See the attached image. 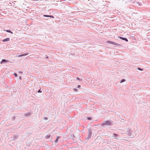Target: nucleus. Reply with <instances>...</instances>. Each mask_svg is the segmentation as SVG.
Masks as SVG:
<instances>
[{"label":"nucleus","mask_w":150,"mask_h":150,"mask_svg":"<svg viewBox=\"0 0 150 150\" xmlns=\"http://www.w3.org/2000/svg\"><path fill=\"white\" fill-rule=\"evenodd\" d=\"M6 31L7 32L10 33L11 34H13V32L10 30H6Z\"/></svg>","instance_id":"ddd939ff"},{"label":"nucleus","mask_w":150,"mask_h":150,"mask_svg":"<svg viewBox=\"0 0 150 150\" xmlns=\"http://www.w3.org/2000/svg\"><path fill=\"white\" fill-rule=\"evenodd\" d=\"M29 54L28 52H27L26 53H23V54H21V53L19 54V55H18V57H21L23 56H25L26 55H28Z\"/></svg>","instance_id":"39448f33"},{"label":"nucleus","mask_w":150,"mask_h":150,"mask_svg":"<svg viewBox=\"0 0 150 150\" xmlns=\"http://www.w3.org/2000/svg\"><path fill=\"white\" fill-rule=\"evenodd\" d=\"M10 40V38H7L6 39H5L2 40L3 42H5L8 41Z\"/></svg>","instance_id":"1a4fd4ad"},{"label":"nucleus","mask_w":150,"mask_h":150,"mask_svg":"<svg viewBox=\"0 0 150 150\" xmlns=\"http://www.w3.org/2000/svg\"><path fill=\"white\" fill-rule=\"evenodd\" d=\"M18 73L20 74H23V72L21 71H19Z\"/></svg>","instance_id":"a878e982"},{"label":"nucleus","mask_w":150,"mask_h":150,"mask_svg":"<svg viewBox=\"0 0 150 150\" xmlns=\"http://www.w3.org/2000/svg\"><path fill=\"white\" fill-rule=\"evenodd\" d=\"M126 81L125 80V79H121L120 81V83H122Z\"/></svg>","instance_id":"4468645a"},{"label":"nucleus","mask_w":150,"mask_h":150,"mask_svg":"<svg viewBox=\"0 0 150 150\" xmlns=\"http://www.w3.org/2000/svg\"><path fill=\"white\" fill-rule=\"evenodd\" d=\"M32 115V113L31 112H28L27 113H25L24 115V116H25L28 117H29V116H30Z\"/></svg>","instance_id":"0eeeda50"},{"label":"nucleus","mask_w":150,"mask_h":150,"mask_svg":"<svg viewBox=\"0 0 150 150\" xmlns=\"http://www.w3.org/2000/svg\"><path fill=\"white\" fill-rule=\"evenodd\" d=\"M113 124V122L112 120H107L103 122L101 124V126L103 127H105L106 126H112Z\"/></svg>","instance_id":"f257e3e1"},{"label":"nucleus","mask_w":150,"mask_h":150,"mask_svg":"<svg viewBox=\"0 0 150 150\" xmlns=\"http://www.w3.org/2000/svg\"><path fill=\"white\" fill-rule=\"evenodd\" d=\"M126 134H128L129 136H130L132 135V132H130V131H127L126 132Z\"/></svg>","instance_id":"9d476101"},{"label":"nucleus","mask_w":150,"mask_h":150,"mask_svg":"<svg viewBox=\"0 0 150 150\" xmlns=\"http://www.w3.org/2000/svg\"><path fill=\"white\" fill-rule=\"evenodd\" d=\"M113 135H114V136H113V137L114 138L117 139L118 138H117V137L119 135L118 134H117L116 133H113L112 134Z\"/></svg>","instance_id":"423d86ee"},{"label":"nucleus","mask_w":150,"mask_h":150,"mask_svg":"<svg viewBox=\"0 0 150 150\" xmlns=\"http://www.w3.org/2000/svg\"><path fill=\"white\" fill-rule=\"evenodd\" d=\"M43 16L44 17H50V15H43Z\"/></svg>","instance_id":"aec40b11"},{"label":"nucleus","mask_w":150,"mask_h":150,"mask_svg":"<svg viewBox=\"0 0 150 150\" xmlns=\"http://www.w3.org/2000/svg\"><path fill=\"white\" fill-rule=\"evenodd\" d=\"M46 56V57H45L46 58V59H48V56H46V55H45Z\"/></svg>","instance_id":"c85d7f7f"},{"label":"nucleus","mask_w":150,"mask_h":150,"mask_svg":"<svg viewBox=\"0 0 150 150\" xmlns=\"http://www.w3.org/2000/svg\"><path fill=\"white\" fill-rule=\"evenodd\" d=\"M48 119V118L47 117H44V119H44V120H47Z\"/></svg>","instance_id":"412c9836"},{"label":"nucleus","mask_w":150,"mask_h":150,"mask_svg":"<svg viewBox=\"0 0 150 150\" xmlns=\"http://www.w3.org/2000/svg\"><path fill=\"white\" fill-rule=\"evenodd\" d=\"M8 62L9 61L8 60H6L5 59H3L1 62V64L6 63Z\"/></svg>","instance_id":"7ed1b4c3"},{"label":"nucleus","mask_w":150,"mask_h":150,"mask_svg":"<svg viewBox=\"0 0 150 150\" xmlns=\"http://www.w3.org/2000/svg\"><path fill=\"white\" fill-rule=\"evenodd\" d=\"M81 87V86L80 85H78V86L77 87V88H80Z\"/></svg>","instance_id":"4be33fe9"},{"label":"nucleus","mask_w":150,"mask_h":150,"mask_svg":"<svg viewBox=\"0 0 150 150\" xmlns=\"http://www.w3.org/2000/svg\"><path fill=\"white\" fill-rule=\"evenodd\" d=\"M112 44L116 45H117V46H121V45L120 44L117 43L116 42H112Z\"/></svg>","instance_id":"9b49d317"},{"label":"nucleus","mask_w":150,"mask_h":150,"mask_svg":"<svg viewBox=\"0 0 150 150\" xmlns=\"http://www.w3.org/2000/svg\"><path fill=\"white\" fill-rule=\"evenodd\" d=\"M119 38L123 40H125L126 42L128 41V39L126 38H123V37H119Z\"/></svg>","instance_id":"6e6552de"},{"label":"nucleus","mask_w":150,"mask_h":150,"mask_svg":"<svg viewBox=\"0 0 150 150\" xmlns=\"http://www.w3.org/2000/svg\"><path fill=\"white\" fill-rule=\"evenodd\" d=\"M50 17L53 18H54V16L52 15H50Z\"/></svg>","instance_id":"b1692460"},{"label":"nucleus","mask_w":150,"mask_h":150,"mask_svg":"<svg viewBox=\"0 0 150 150\" xmlns=\"http://www.w3.org/2000/svg\"><path fill=\"white\" fill-rule=\"evenodd\" d=\"M50 135H47L46 136V138L47 139H49L50 138Z\"/></svg>","instance_id":"2eb2a0df"},{"label":"nucleus","mask_w":150,"mask_h":150,"mask_svg":"<svg viewBox=\"0 0 150 150\" xmlns=\"http://www.w3.org/2000/svg\"><path fill=\"white\" fill-rule=\"evenodd\" d=\"M88 134V136L87 137V139H89L90 138L91 135H92V132L90 130H89Z\"/></svg>","instance_id":"20e7f679"},{"label":"nucleus","mask_w":150,"mask_h":150,"mask_svg":"<svg viewBox=\"0 0 150 150\" xmlns=\"http://www.w3.org/2000/svg\"><path fill=\"white\" fill-rule=\"evenodd\" d=\"M112 41H108L107 42V43H109V44H112Z\"/></svg>","instance_id":"dca6fc26"},{"label":"nucleus","mask_w":150,"mask_h":150,"mask_svg":"<svg viewBox=\"0 0 150 150\" xmlns=\"http://www.w3.org/2000/svg\"><path fill=\"white\" fill-rule=\"evenodd\" d=\"M76 79H77V80H80V79H79V78L78 77Z\"/></svg>","instance_id":"bb28decb"},{"label":"nucleus","mask_w":150,"mask_h":150,"mask_svg":"<svg viewBox=\"0 0 150 150\" xmlns=\"http://www.w3.org/2000/svg\"><path fill=\"white\" fill-rule=\"evenodd\" d=\"M87 119L88 120H91L92 119V117H88Z\"/></svg>","instance_id":"6ab92c4d"},{"label":"nucleus","mask_w":150,"mask_h":150,"mask_svg":"<svg viewBox=\"0 0 150 150\" xmlns=\"http://www.w3.org/2000/svg\"><path fill=\"white\" fill-rule=\"evenodd\" d=\"M74 91H77L78 90V89H77V88H74Z\"/></svg>","instance_id":"393cba45"},{"label":"nucleus","mask_w":150,"mask_h":150,"mask_svg":"<svg viewBox=\"0 0 150 150\" xmlns=\"http://www.w3.org/2000/svg\"><path fill=\"white\" fill-rule=\"evenodd\" d=\"M14 75L15 77H17V74L16 73H14Z\"/></svg>","instance_id":"5701e85b"},{"label":"nucleus","mask_w":150,"mask_h":150,"mask_svg":"<svg viewBox=\"0 0 150 150\" xmlns=\"http://www.w3.org/2000/svg\"><path fill=\"white\" fill-rule=\"evenodd\" d=\"M137 69L139 70H140V71H143V69H141V68H139V67Z\"/></svg>","instance_id":"f3484780"},{"label":"nucleus","mask_w":150,"mask_h":150,"mask_svg":"<svg viewBox=\"0 0 150 150\" xmlns=\"http://www.w3.org/2000/svg\"><path fill=\"white\" fill-rule=\"evenodd\" d=\"M42 92V91L41 90V89H39L38 91V93H41Z\"/></svg>","instance_id":"a211bd4d"},{"label":"nucleus","mask_w":150,"mask_h":150,"mask_svg":"<svg viewBox=\"0 0 150 150\" xmlns=\"http://www.w3.org/2000/svg\"><path fill=\"white\" fill-rule=\"evenodd\" d=\"M19 79L20 80H21V79H22V78H21V76H19Z\"/></svg>","instance_id":"cd10ccee"},{"label":"nucleus","mask_w":150,"mask_h":150,"mask_svg":"<svg viewBox=\"0 0 150 150\" xmlns=\"http://www.w3.org/2000/svg\"><path fill=\"white\" fill-rule=\"evenodd\" d=\"M18 137V134L14 135L11 138V141H13L17 139Z\"/></svg>","instance_id":"f03ea898"},{"label":"nucleus","mask_w":150,"mask_h":150,"mask_svg":"<svg viewBox=\"0 0 150 150\" xmlns=\"http://www.w3.org/2000/svg\"><path fill=\"white\" fill-rule=\"evenodd\" d=\"M59 136H57L56 140H55L54 142L55 143H57L58 142L59 139Z\"/></svg>","instance_id":"f8f14e48"}]
</instances>
